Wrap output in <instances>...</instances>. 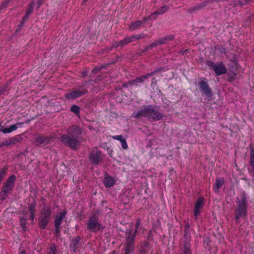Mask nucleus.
<instances>
[{"label":"nucleus","instance_id":"obj_34","mask_svg":"<svg viewBox=\"0 0 254 254\" xmlns=\"http://www.w3.org/2000/svg\"><path fill=\"white\" fill-rule=\"evenodd\" d=\"M8 169V166H5L3 168L0 169V176H2V178H4L6 172Z\"/></svg>","mask_w":254,"mask_h":254},{"label":"nucleus","instance_id":"obj_19","mask_svg":"<svg viewBox=\"0 0 254 254\" xmlns=\"http://www.w3.org/2000/svg\"><path fill=\"white\" fill-rule=\"evenodd\" d=\"M146 80H147V78L145 75H143L141 76L137 77L134 79L129 80L128 81V84L130 85H135V86H137L138 83H142L145 82Z\"/></svg>","mask_w":254,"mask_h":254},{"label":"nucleus","instance_id":"obj_40","mask_svg":"<svg viewBox=\"0 0 254 254\" xmlns=\"http://www.w3.org/2000/svg\"><path fill=\"white\" fill-rule=\"evenodd\" d=\"M112 138L114 139L119 140L120 142H122L123 140L125 139V138L121 135H114L113 136Z\"/></svg>","mask_w":254,"mask_h":254},{"label":"nucleus","instance_id":"obj_52","mask_svg":"<svg viewBox=\"0 0 254 254\" xmlns=\"http://www.w3.org/2000/svg\"><path fill=\"white\" fill-rule=\"evenodd\" d=\"M44 2L43 0H37L36 4L37 8H39Z\"/></svg>","mask_w":254,"mask_h":254},{"label":"nucleus","instance_id":"obj_7","mask_svg":"<svg viewBox=\"0 0 254 254\" xmlns=\"http://www.w3.org/2000/svg\"><path fill=\"white\" fill-rule=\"evenodd\" d=\"M104 155L97 147L94 148L89 154V160L93 165L99 164L103 160Z\"/></svg>","mask_w":254,"mask_h":254},{"label":"nucleus","instance_id":"obj_38","mask_svg":"<svg viewBox=\"0 0 254 254\" xmlns=\"http://www.w3.org/2000/svg\"><path fill=\"white\" fill-rule=\"evenodd\" d=\"M12 144L10 138H9V140H6L5 141H3L0 144V146L1 147L3 146H8Z\"/></svg>","mask_w":254,"mask_h":254},{"label":"nucleus","instance_id":"obj_11","mask_svg":"<svg viewBox=\"0 0 254 254\" xmlns=\"http://www.w3.org/2000/svg\"><path fill=\"white\" fill-rule=\"evenodd\" d=\"M51 137L39 134L35 137V144L37 146L44 147L50 143Z\"/></svg>","mask_w":254,"mask_h":254},{"label":"nucleus","instance_id":"obj_28","mask_svg":"<svg viewBox=\"0 0 254 254\" xmlns=\"http://www.w3.org/2000/svg\"><path fill=\"white\" fill-rule=\"evenodd\" d=\"M58 250L56 245L55 243H52L47 252V254H57Z\"/></svg>","mask_w":254,"mask_h":254},{"label":"nucleus","instance_id":"obj_2","mask_svg":"<svg viewBox=\"0 0 254 254\" xmlns=\"http://www.w3.org/2000/svg\"><path fill=\"white\" fill-rule=\"evenodd\" d=\"M82 132V130L79 126H72L67 129V134L61 135L60 140L70 149L76 150L80 145L79 135Z\"/></svg>","mask_w":254,"mask_h":254},{"label":"nucleus","instance_id":"obj_15","mask_svg":"<svg viewBox=\"0 0 254 254\" xmlns=\"http://www.w3.org/2000/svg\"><path fill=\"white\" fill-rule=\"evenodd\" d=\"M225 183V179L224 178H218L216 179L215 183L213 186V190L217 193L220 192V189L222 188Z\"/></svg>","mask_w":254,"mask_h":254},{"label":"nucleus","instance_id":"obj_8","mask_svg":"<svg viewBox=\"0 0 254 254\" xmlns=\"http://www.w3.org/2000/svg\"><path fill=\"white\" fill-rule=\"evenodd\" d=\"M205 64L208 66L209 68L213 69L218 76L225 74L227 71V68L223 62H220L218 64H215L213 62L206 61Z\"/></svg>","mask_w":254,"mask_h":254},{"label":"nucleus","instance_id":"obj_59","mask_svg":"<svg viewBox=\"0 0 254 254\" xmlns=\"http://www.w3.org/2000/svg\"><path fill=\"white\" fill-rule=\"evenodd\" d=\"M188 51V50L186 49V50H184L183 51H181V53H182L183 55L185 54L186 52H187Z\"/></svg>","mask_w":254,"mask_h":254},{"label":"nucleus","instance_id":"obj_32","mask_svg":"<svg viewBox=\"0 0 254 254\" xmlns=\"http://www.w3.org/2000/svg\"><path fill=\"white\" fill-rule=\"evenodd\" d=\"M190 225L189 222H186L185 225V230H184V237L186 239H189L188 238V234L190 231Z\"/></svg>","mask_w":254,"mask_h":254},{"label":"nucleus","instance_id":"obj_23","mask_svg":"<svg viewBox=\"0 0 254 254\" xmlns=\"http://www.w3.org/2000/svg\"><path fill=\"white\" fill-rule=\"evenodd\" d=\"M23 124V123H18L16 124H14L9 126L8 128H5L4 129L1 130L2 132L3 133H8L13 131L16 130L18 128V126Z\"/></svg>","mask_w":254,"mask_h":254},{"label":"nucleus","instance_id":"obj_12","mask_svg":"<svg viewBox=\"0 0 254 254\" xmlns=\"http://www.w3.org/2000/svg\"><path fill=\"white\" fill-rule=\"evenodd\" d=\"M81 241V238L80 236H77L71 239L69 247L70 248L71 253H76L77 250L79 249L82 245Z\"/></svg>","mask_w":254,"mask_h":254},{"label":"nucleus","instance_id":"obj_22","mask_svg":"<svg viewBox=\"0 0 254 254\" xmlns=\"http://www.w3.org/2000/svg\"><path fill=\"white\" fill-rule=\"evenodd\" d=\"M142 24H143V21L141 20L131 22L129 25V30L131 31H134L139 29Z\"/></svg>","mask_w":254,"mask_h":254},{"label":"nucleus","instance_id":"obj_44","mask_svg":"<svg viewBox=\"0 0 254 254\" xmlns=\"http://www.w3.org/2000/svg\"><path fill=\"white\" fill-rule=\"evenodd\" d=\"M203 203V199L202 198H199L196 201L194 206H201Z\"/></svg>","mask_w":254,"mask_h":254},{"label":"nucleus","instance_id":"obj_36","mask_svg":"<svg viewBox=\"0 0 254 254\" xmlns=\"http://www.w3.org/2000/svg\"><path fill=\"white\" fill-rule=\"evenodd\" d=\"M128 39L127 36H126L125 38H124L122 40L120 41V44L121 45L122 47L127 45L129 44Z\"/></svg>","mask_w":254,"mask_h":254},{"label":"nucleus","instance_id":"obj_61","mask_svg":"<svg viewBox=\"0 0 254 254\" xmlns=\"http://www.w3.org/2000/svg\"><path fill=\"white\" fill-rule=\"evenodd\" d=\"M4 128L1 125H0V131L2 132V129H4Z\"/></svg>","mask_w":254,"mask_h":254},{"label":"nucleus","instance_id":"obj_17","mask_svg":"<svg viewBox=\"0 0 254 254\" xmlns=\"http://www.w3.org/2000/svg\"><path fill=\"white\" fill-rule=\"evenodd\" d=\"M66 214V211H63L57 214L55 220V226L60 227L63 219L65 218Z\"/></svg>","mask_w":254,"mask_h":254},{"label":"nucleus","instance_id":"obj_6","mask_svg":"<svg viewBox=\"0 0 254 254\" xmlns=\"http://www.w3.org/2000/svg\"><path fill=\"white\" fill-rule=\"evenodd\" d=\"M23 208V216L20 217V223L22 227L23 228L26 225V220L27 219H30L32 221L34 220L36 210L35 207Z\"/></svg>","mask_w":254,"mask_h":254},{"label":"nucleus","instance_id":"obj_31","mask_svg":"<svg viewBox=\"0 0 254 254\" xmlns=\"http://www.w3.org/2000/svg\"><path fill=\"white\" fill-rule=\"evenodd\" d=\"M22 139L23 138L20 135H17L13 137L10 138L12 144H15L18 142H20L22 140Z\"/></svg>","mask_w":254,"mask_h":254},{"label":"nucleus","instance_id":"obj_33","mask_svg":"<svg viewBox=\"0 0 254 254\" xmlns=\"http://www.w3.org/2000/svg\"><path fill=\"white\" fill-rule=\"evenodd\" d=\"M70 111L74 113L76 116H79L80 113V108L75 105H72L71 107Z\"/></svg>","mask_w":254,"mask_h":254},{"label":"nucleus","instance_id":"obj_9","mask_svg":"<svg viewBox=\"0 0 254 254\" xmlns=\"http://www.w3.org/2000/svg\"><path fill=\"white\" fill-rule=\"evenodd\" d=\"M197 85L198 86L199 90L202 96L204 95L207 97H211L212 96V90L206 78H201L200 80L197 83Z\"/></svg>","mask_w":254,"mask_h":254},{"label":"nucleus","instance_id":"obj_62","mask_svg":"<svg viewBox=\"0 0 254 254\" xmlns=\"http://www.w3.org/2000/svg\"><path fill=\"white\" fill-rule=\"evenodd\" d=\"M19 254H26V253L24 250H23L20 252Z\"/></svg>","mask_w":254,"mask_h":254},{"label":"nucleus","instance_id":"obj_57","mask_svg":"<svg viewBox=\"0 0 254 254\" xmlns=\"http://www.w3.org/2000/svg\"><path fill=\"white\" fill-rule=\"evenodd\" d=\"M220 52L221 53H225V49L221 47Z\"/></svg>","mask_w":254,"mask_h":254},{"label":"nucleus","instance_id":"obj_50","mask_svg":"<svg viewBox=\"0 0 254 254\" xmlns=\"http://www.w3.org/2000/svg\"><path fill=\"white\" fill-rule=\"evenodd\" d=\"M101 69V67H95L93 68L92 70V73L93 74L97 73Z\"/></svg>","mask_w":254,"mask_h":254},{"label":"nucleus","instance_id":"obj_4","mask_svg":"<svg viewBox=\"0 0 254 254\" xmlns=\"http://www.w3.org/2000/svg\"><path fill=\"white\" fill-rule=\"evenodd\" d=\"M91 81H85L82 82L81 84L76 88H74L72 91L65 94L64 97L67 99H76L88 93V86Z\"/></svg>","mask_w":254,"mask_h":254},{"label":"nucleus","instance_id":"obj_35","mask_svg":"<svg viewBox=\"0 0 254 254\" xmlns=\"http://www.w3.org/2000/svg\"><path fill=\"white\" fill-rule=\"evenodd\" d=\"M162 45L160 38L158 40H156V41H154V42H153L152 43H151V44H150L149 48H151L152 49L153 48H154L158 45Z\"/></svg>","mask_w":254,"mask_h":254},{"label":"nucleus","instance_id":"obj_55","mask_svg":"<svg viewBox=\"0 0 254 254\" xmlns=\"http://www.w3.org/2000/svg\"><path fill=\"white\" fill-rule=\"evenodd\" d=\"M149 47H150L149 45L148 46H146V47H145L143 51L144 52H146V51H148L149 50H151V48H149Z\"/></svg>","mask_w":254,"mask_h":254},{"label":"nucleus","instance_id":"obj_27","mask_svg":"<svg viewBox=\"0 0 254 254\" xmlns=\"http://www.w3.org/2000/svg\"><path fill=\"white\" fill-rule=\"evenodd\" d=\"M175 37V36L174 35L171 34L167 35L165 37L160 38V39L161 40L162 44H165L169 41L173 40Z\"/></svg>","mask_w":254,"mask_h":254},{"label":"nucleus","instance_id":"obj_18","mask_svg":"<svg viewBox=\"0 0 254 254\" xmlns=\"http://www.w3.org/2000/svg\"><path fill=\"white\" fill-rule=\"evenodd\" d=\"M116 181L114 178L106 175L103 180V184L106 188H110L115 184Z\"/></svg>","mask_w":254,"mask_h":254},{"label":"nucleus","instance_id":"obj_1","mask_svg":"<svg viewBox=\"0 0 254 254\" xmlns=\"http://www.w3.org/2000/svg\"><path fill=\"white\" fill-rule=\"evenodd\" d=\"M163 117L159 107L151 104L143 105L137 111L133 112L132 115L133 118L139 119L143 117L153 122L160 121L163 119Z\"/></svg>","mask_w":254,"mask_h":254},{"label":"nucleus","instance_id":"obj_58","mask_svg":"<svg viewBox=\"0 0 254 254\" xmlns=\"http://www.w3.org/2000/svg\"><path fill=\"white\" fill-rule=\"evenodd\" d=\"M162 68H158L154 71V72H155V73H157V72H159L160 71H161L162 70Z\"/></svg>","mask_w":254,"mask_h":254},{"label":"nucleus","instance_id":"obj_10","mask_svg":"<svg viewBox=\"0 0 254 254\" xmlns=\"http://www.w3.org/2000/svg\"><path fill=\"white\" fill-rule=\"evenodd\" d=\"M51 218V211L49 207H44L41 212V216L39 218L38 225L40 228L44 229L48 224Z\"/></svg>","mask_w":254,"mask_h":254},{"label":"nucleus","instance_id":"obj_21","mask_svg":"<svg viewBox=\"0 0 254 254\" xmlns=\"http://www.w3.org/2000/svg\"><path fill=\"white\" fill-rule=\"evenodd\" d=\"M169 9V6L167 5L160 7L157 9L156 11L153 12V15H154L153 19H156L157 18L158 15H161L165 13Z\"/></svg>","mask_w":254,"mask_h":254},{"label":"nucleus","instance_id":"obj_49","mask_svg":"<svg viewBox=\"0 0 254 254\" xmlns=\"http://www.w3.org/2000/svg\"><path fill=\"white\" fill-rule=\"evenodd\" d=\"M140 223H141V220L139 218H138L136 220V221L135 223V229H138L139 228Z\"/></svg>","mask_w":254,"mask_h":254},{"label":"nucleus","instance_id":"obj_29","mask_svg":"<svg viewBox=\"0 0 254 254\" xmlns=\"http://www.w3.org/2000/svg\"><path fill=\"white\" fill-rule=\"evenodd\" d=\"M239 202L238 206H246L247 205V201L245 195H242L238 199Z\"/></svg>","mask_w":254,"mask_h":254},{"label":"nucleus","instance_id":"obj_63","mask_svg":"<svg viewBox=\"0 0 254 254\" xmlns=\"http://www.w3.org/2000/svg\"><path fill=\"white\" fill-rule=\"evenodd\" d=\"M86 75V73L85 72L83 73V76H84Z\"/></svg>","mask_w":254,"mask_h":254},{"label":"nucleus","instance_id":"obj_53","mask_svg":"<svg viewBox=\"0 0 254 254\" xmlns=\"http://www.w3.org/2000/svg\"><path fill=\"white\" fill-rule=\"evenodd\" d=\"M114 48H116L119 47H122L121 45L120 44V41L119 42H116L113 44V46Z\"/></svg>","mask_w":254,"mask_h":254},{"label":"nucleus","instance_id":"obj_26","mask_svg":"<svg viewBox=\"0 0 254 254\" xmlns=\"http://www.w3.org/2000/svg\"><path fill=\"white\" fill-rule=\"evenodd\" d=\"M138 229H135V230L133 233L132 232V230L127 231V232L126 233L127 236L126 238L130 240H133V241H135V238Z\"/></svg>","mask_w":254,"mask_h":254},{"label":"nucleus","instance_id":"obj_37","mask_svg":"<svg viewBox=\"0 0 254 254\" xmlns=\"http://www.w3.org/2000/svg\"><path fill=\"white\" fill-rule=\"evenodd\" d=\"M60 229H61L60 227L55 226V234H54V236L56 238H60V237L61 236Z\"/></svg>","mask_w":254,"mask_h":254},{"label":"nucleus","instance_id":"obj_3","mask_svg":"<svg viewBox=\"0 0 254 254\" xmlns=\"http://www.w3.org/2000/svg\"><path fill=\"white\" fill-rule=\"evenodd\" d=\"M103 215L102 211L99 208L93 209L88 217V221L87 223V229L92 232L96 233L102 228V225L99 222V218Z\"/></svg>","mask_w":254,"mask_h":254},{"label":"nucleus","instance_id":"obj_64","mask_svg":"<svg viewBox=\"0 0 254 254\" xmlns=\"http://www.w3.org/2000/svg\"><path fill=\"white\" fill-rule=\"evenodd\" d=\"M112 254H116V252H115V251H114V252L112 253Z\"/></svg>","mask_w":254,"mask_h":254},{"label":"nucleus","instance_id":"obj_25","mask_svg":"<svg viewBox=\"0 0 254 254\" xmlns=\"http://www.w3.org/2000/svg\"><path fill=\"white\" fill-rule=\"evenodd\" d=\"M250 165L252 167L250 170L251 173H254V148H250Z\"/></svg>","mask_w":254,"mask_h":254},{"label":"nucleus","instance_id":"obj_46","mask_svg":"<svg viewBox=\"0 0 254 254\" xmlns=\"http://www.w3.org/2000/svg\"><path fill=\"white\" fill-rule=\"evenodd\" d=\"M7 86L0 87V95L4 94L6 89Z\"/></svg>","mask_w":254,"mask_h":254},{"label":"nucleus","instance_id":"obj_54","mask_svg":"<svg viewBox=\"0 0 254 254\" xmlns=\"http://www.w3.org/2000/svg\"><path fill=\"white\" fill-rule=\"evenodd\" d=\"M156 83V78L154 77L152 79L151 81V85H152L153 84Z\"/></svg>","mask_w":254,"mask_h":254},{"label":"nucleus","instance_id":"obj_60","mask_svg":"<svg viewBox=\"0 0 254 254\" xmlns=\"http://www.w3.org/2000/svg\"><path fill=\"white\" fill-rule=\"evenodd\" d=\"M128 85L131 86L129 84H128V82L127 83H126H126L124 84V86L126 87H128Z\"/></svg>","mask_w":254,"mask_h":254},{"label":"nucleus","instance_id":"obj_43","mask_svg":"<svg viewBox=\"0 0 254 254\" xmlns=\"http://www.w3.org/2000/svg\"><path fill=\"white\" fill-rule=\"evenodd\" d=\"M202 207H195L194 210V215L195 217H197L201 212V209Z\"/></svg>","mask_w":254,"mask_h":254},{"label":"nucleus","instance_id":"obj_24","mask_svg":"<svg viewBox=\"0 0 254 254\" xmlns=\"http://www.w3.org/2000/svg\"><path fill=\"white\" fill-rule=\"evenodd\" d=\"M148 246V243L146 241L144 242L138 248L137 254H147Z\"/></svg>","mask_w":254,"mask_h":254},{"label":"nucleus","instance_id":"obj_14","mask_svg":"<svg viewBox=\"0 0 254 254\" xmlns=\"http://www.w3.org/2000/svg\"><path fill=\"white\" fill-rule=\"evenodd\" d=\"M236 222L239 223V219L241 218H245L247 214L246 207H238L235 211Z\"/></svg>","mask_w":254,"mask_h":254},{"label":"nucleus","instance_id":"obj_5","mask_svg":"<svg viewBox=\"0 0 254 254\" xmlns=\"http://www.w3.org/2000/svg\"><path fill=\"white\" fill-rule=\"evenodd\" d=\"M16 176L14 175H10L3 183L1 190L0 192V199H5L13 190L14 187V183L16 180Z\"/></svg>","mask_w":254,"mask_h":254},{"label":"nucleus","instance_id":"obj_30","mask_svg":"<svg viewBox=\"0 0 254 254\" xmlns=\"http://www.w3.org/2000/svg\"><path fill=\"white\" fill-rule=\"evenodd\" d=\"M34 5H35L34 0L30 1L28 5L27 8L26 10L25 13L28 14L29 15L31 13H32L33 11V9H34Z\"/></svg>","mask_w":254,"mask_h":254},{"label":"nucleus","instance_id":"obj_42","mask_svg":"<svg viewBox=\"0 0 254 254\" xmlns=\"http://www.w3.org/2000/svg\"><path fill=\"white\" fill-rule=\"evenodd\" d=\"M154 15H153V13L150 15H149V16H147V17H144L142 19V20L141 21H143V24L145 23L147 21L150 20V19H153V17H154Z\"/></svg>","mask_w":254,"mask_h":254},{"label":"nucleus","instance_id":"obj_39","mask_svg":"<svg viewBox=\"0 0 254 254\" xmlns=\"http://www.w3.org/2000/svg\"><path fill=\"white\" fill-rule=\"evenodd\" d=\"M122 147L123 149L126 150L128 148V145L127 144L126 139H125L122 140V142H121Z\"/></svg>","mask_w":254,"mask_h":254},{"label":"nucleus","instance_id":"obj_16","mask_svg":"<svg viewBox=\"0 0 254 254\" xmlns=\"http://www.w3.org/2000/svg\"><path fill=\"white\" fill-rule=\"evenodd\" d=\"M207 3V1H205L203 2L197 3L195 5L190 7L188 11L190 13H194L205 7Z\"/></svg>","mask_w":254,"mask_h":254},{"label":"nucleus","instance_id":"obj_48","mask_svg":"<svg viewBox=\"0 0 254 254\" xmlns=\"http://www.w3.org/2000/svg\"><path fill=\"white\" fill-rule=\"evenodd\" d=\"M29 14L25 13L24 16L22 17L21 21L24 22H26L29 18Z\"/></svg>","mask_w":254,"mask_h":254},{"label":"nucleus","instance_id":"obj_56","mask_svg":"<svg viewBox=\"0 0 254 254\" xmlns=\"http://www.w3.org/2000/svg\"><path fill=\"white\" fill-rule=\"evenodd\" d=\"M103 77H101V76H99L97 77V79L96 80V81H95V82H98V81H100L101 80H102Z\"/></svg>","mask_w":254,"mask_h":254},{"label":"nucleus","instance_id":"obj_45","mask_svg":"<svg viewBox=\"0 0 254 254\" xmlns=\"http://www.w3.org/2000/svg\"><path fill=\"white\" fill-rule=\"evenodd\" d=\"M127 38L128 39V41H129V43L134 42V41L137 40L135 35H133L131 36H127Z\"/></svg>","mask_w":254,"mask_h":254},{"label":"nucleus","instance_id":"obj_41","mask_svg":"<svg viewBox=\"0 0 254 254\" xmlns=\"http://www.w3.org/2000/svg\"><path fill=\"white\" fill-rule=\"evenodd\" d=\"M135 35H136V38L137 40H139V39H144L147 36V34H144V33H140L139 34Z\"/></svg>","mask_w":254,"mask_h":254},{"label":"nucleus","instance_id":"obj_13","mask_svg":"<svg viewBox=\"0 0 254 254\" xmlns=\"http://www.w3.org/2000/svg\"><path fill=\"white\" fill-rule=\"evenodd\" d=\"M126 243L124 245L125 253L124 254H130L134 250L135 241L126 238Z\"/></svg>","mask_w":254,"mask_h":254},{"label":"nucleus","instance_id":"obj_51","mask_svg":"<svg viewBox=\"0 0 254 254\" xmlns=\"http://www.w3.org/2000/svg\"><path fill=\"white\" fill-rule=\"evenodd\" d=\"M155 74H156V73H155V72H154V71H152V72H150V73H147V74H145V76H146V77L147 79H148V78L150 76H152V75H154Z\"/></svg>","mask_w":254,"mask_h":254},{"label":"nucleus","instance_id":"obj_20","mask_svg":"<svg viewBox=\"0 0 254 254\" xmlns=\"http://www.w3.org/2000/svg\"><path fill=\"white\" fill-rule=\"evenodd\" d=\"M190 248V239H186L183 241V254H192Z\"/></svg>","mask_w":254,"mask_h":254},{"label":"nucleus","instance_id":"obj_47","mask_svg":"<svg viewBox=\"0 0 254 254\" xmlns=\"http://www.w3.org/2000/svg\"><path fill=\"white\" fill-rule=\"evenodd\" d=\"M24 23H25V22H22V21H21V20L20 21V22L18 25V27L16 30V31L17 32H18L20 30V29L23 26Z\"/></svg>","mask_w":254,"mask_h":254}]
</instances>
